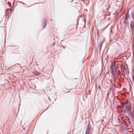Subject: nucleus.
<instances>
[{"label": "nucleus", "mask_w": 134, "mask_h": 134, "mask_svg": "<svg viewBox=\"0 0 134 134\" xmlns=\"http://www.w3.org/2000/svg\"><path fill=\"white\" fill-rule=\"evenodd\" d=\"M91 128V126L90 125H88L87 126V129L86 131V134H89L90 133Z\"/></svg>", "instance_id": "f03ea898"}, {"label": "nucleus", "mask_w": 134, "mask_h": 134, "mask_svg": "<svg viewBox=\"0 0 134 134\" xmlns=\"http://www.w3.org/2000/svg\"><path fill=\"white\" fill-rule=\"evenodd\" d=\"M132 80H133V82H134V74H133V77H132Z\"/></svg>", "instance_id": "7ed1b4c3"}, {"label": "nucleus", "mask_w": 134, "mask_h": 134, "mask_svg": "<svg viewBox=\"0 0 134 134\" xmlns=\"http://www.w3.org/2000/svg\"><path fill=\"white\" fill-rule=\"evenodd\" d=\"M118 71H119V72H120L118 70Z\"/></svg>", "instance_id": "39448f33"}, {"label": "nucleus", "mask_w": 134, "mask_h": 134, "mask_svg": "<svg viewBox=\"0 0 134 134\" xmlns=\"http://www.w3.org/2000/svg\"><path fill=\"white\" fill-rule=\"evenodd\" d=\"M115 62L114 61H113V62L111 63V64L110 66V68L111 71V73L113 75H114V70H116V69L115 68Z\"/></svg>", "instance_id": "f257e3e1"}, {"label": "nucleus", "mask_w": 134, "mask_h": 134, "mask_svg": "<svg viewBox=\"0 0 134 134\" xmlns=\"http://www.w3.org/2000/svg\"><path fill=\"white\" fill-rule=\"evenodd\" d=\"M133 26L131 25V29H132L133 28Z\"/></svg>", "instance_id": "20e7f679"}, {"label": "nucleus", "mask_w": 134, "mask_h": 134, "mask_svg": "<svg viewBox=\"0 0 134 134\" xmlns=\"http://www.w3.org/2000/svg\"><path fill=\"white\" fill-rule=\"evenodd\" d=\"M133 19H134V17H133Z\"/></svg>", "instance_id": "423d86ee"}]
</instances>
